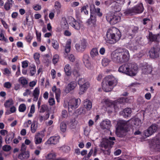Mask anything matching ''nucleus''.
<instances>
[{"mask_svg":"<svg viewBox=\"0 0 160 160\" xmlns=\"http://www.w3.org/2000/svg\"><path fill=\"white\" fill-rule=\"evenodd\" d=\"M141 123V120L138 118H135L132 120V124L138 126H140Z\"/></svg>","mask_w":160,"mask_h":160,"instance_id":"obj_35","label":"nucleus"},{"mask_svg":"<svg viewBox=\"0 0 160 160\" xmlns=\"http://www.w3.org/2000/svg\"><path fill=\"white\" fill-rule=\"evenodd\" d=\"M77 85V83L75 82H71L68 84L64 89L65 92L67 93L73 90Z\"/></svg>","mask_w":160,"mask_h":160,"instance_id":"obj_16","label":"nucleus"},{"mask_svg":"<svg viewBox=\"0 0 160 160\" xmlns=\"http://www.w3.org/2000/svg\"><path fill=\"white\" fill-rule=\"evenodd\" d=\"M94 5L92 4L90 7V10L91 12L90 17L88 20L87 23L89 25L91 26L94 25L95 24L96 21V15L94 13H93L92 11L93 9L94 8Z\"/></svg>","mask_w":160,"mask_h":160,"instance_id":"obj_8","label":"nucleus"},{"mask_svg":"<svg viewBox=\"0 0 160 160\" xmlns=\"http://www.w3.org/2000/svg\"><path fill=\"white\" fill-rule=\"evenodd\" d=\"M0 40H4L6 42L8 41V39L5 38L4 34L2 32L0 33Z\"/></svg>","mask_w":160,"mask_h":160,"instance_id":"obj_55","label":"nucleus"},{"mask_svg":"<svg viewBox=\"0 0 160 160\" xmlns=\"http://www.w3.org/2000/svg\"><path fill=\"white\" fill-rule=\"evenodd\" d=\"M19 82L23 85H26L28 83L27 80L23 77H21L19 79Z\"/></svg>","mask_w":160,"mask_h":160,"instance_id":"obj_45","label":"nucleus"},{"mask_svg":"<svg viewBox=\"0 0 160 160\" xmlns=\"http://www.w3.org/2000/svg\"><path fill=\"white\" fill-rule=\"evenodd\" d=\"M84 105L88 110H89L92 107V103L90 100L86 99L84 102Z\"/></svg>","mask_w":160,"mask_h":160,"instance_id":"obj_31","label":"nucleus"},{"mask_svg":"<svg viewBox=\"0 0 160 160\" xmlns=\"http://www.w3.org/2000/svg\"><path fill=\"white\" fill-rule=\"evenodd\" d=\"M52 92H55L57 98L60 97L61 92L59 88H57L56 86H54L52 88Z\"/></svg>","mask_w":160,"mask_h":160,"instance_id":"obj_34","label":"nucleus"},{"mask_svg":"<svg viewBox=\"0 0 160 160\" xmlns=\"http://www.w3.org/2000/svg\"><path fill=\"white\" fill-rule=\"evenodd\" d=\"M138 28L137 27H134L132 29V32L133 34H135L138 32Z\"/></svg>","mask_w":160,"mask_h":160,"instance_id":"obj_63","label":"nucleus"},{"mask_svg":"<svg viewBox=\"0 0 160 160\" xmlns=\"http://www.w3.org/2000/svg\"><path fill=\"white\" fill-rule=\"evenodd\" d=\"M157 125L156 124L152 125L146 130L144 131V134L148 137L156 132L157 130Z\"/></svg>","mask_w":160,"mask_h":160,"instance_id":"obj_10","label":"nucleus"},{"mask_svg":"<svg viewBox=\"0 0 160 160\" xmlns=\"http://www.w3.org/2000/svg\"><path fill=\"white\" fill-rule=\"evenodd\" d=\"M35 135L42 139L45 136L44 132L43 131H41L37 133Z\"/></svg>","mask_w":160,"mask_h":160,"instance_id":"obj_48","label":"nucleus"},{"mask_svg":"<svg viewBox=\"0 0 160 160\" xmlns=\"http://www.w3.org/2000/svg\"><path fill=\"white\" fill-rule=\"evenodd\" d=\"M92 12L93 13H95L96 15V14L99 17H101L102 16V13L100 12V9L99 8H97L96 9L95 8V6H94V8L93 9Z\"/></svg>","mask_w":160,"mask_h":160,"instance_id":"obj_39","label":"nucleus"},{"mask_svg":"<svg viewBox=\"0 0 160 160\" xmlns=\"http://www.w3.org/2000/svg\"><path fill=\"white\" fill-rule=\"evenodd\" d=\"M68 24L65 21H64L63 22H62V27L64 29H67L68 28Z\"/></svg>","mask_w":160,"mask_h":160,"instance_id":"obj_57","label":"nucleus"},{"mask_svg":"<svg viewBox=\"0 0 160 160\" xmlns=\"http://www.w3.org/2000/svg\"><path fill=\"white\" fill-rule=\"evenodd\" d=\"M11 148V147L10 145H5L2 147L3 150L6 152H8L10 151Z\"/></svg>","mask_w":160,"mask_h":160,"instance_id":"obj_51","label":"nucleus"},{"mask_svg":"<svg viewBox=\"0 0 160 160\" xmlns=\"http://www.w3.org/2000/svg\"><path fill=\"white\" fill-rule=\"evenodd\" d=\"M14 103L13 101L12 98H9L4 103V106L6 108H9Z\"/></svg>","mask_w":160,"mask_h":160,"instance_id":"obj_33","label":"nucleus"},{"mask_svg":"<svg viewBox=\"0 0 160 160\" xmlns=\"http://www.w3.org/2000/svg\"><path fill=\"white\" fill-rule=\"evenodd\" d=\"M78 114H85L86 113V110L83 108H81L77 110Z\"/></svg>","mask_w":160,"mask_h":160,"instance_id":"obj_50","label":"nucleus"},{"mask_svg":"<svg viewBox=\"0 0 160 160\" xmlns=\"http://www.w3.org/2000/svg\"><path fill=\"white\" fill-rule=\"evenodd\" d=\"M3 86L4 87L9 89L11 87L12 84L9 82H6L4 83Z\"/></svg>","mask_w":160,"mask_h":160,"instance_id":"obj_53","label":"nucleus"},{"mask_svg":"<svg viewBox=\"0 0 160 160\" xmlns=\"http://www.w3.org/2000/svg\"><path fill=\"white\" fill-rule=\"evenodd\" d=\"M59 56L58 55L56 54L54 55L52 58V62L54 64L56 63L59 61Z\"/></svg>","mask_w":160,"mask_h":160,"instance_id":"obj_47","label":"nucleus"},{"mask_svg":"<svg viewBox=\"0 0 160 160\" xmlns=\"http://www.w3.org/2000/svg\"><path fill=\"white\" fill-rule=\"evenodd\" d=\"M138 67L134 63H127L119 67L118 71L130 76H135L137 72Z\"/></svg>","mask_w":160,"mask_h":160,"instance_id":"obj_1","label":"nucleus"},{"mask_svg":"<svg viewBox=\"0 0 160 160\" xmlns=\"http://www.w3.org/2000/svg\"><path fill=\"white\" fill-rule=\"evenodd\" d=\"M26 107L24 104H22L20 105L19 107V111L20 112H23L26 109Z\"/></svg>","mask_w":160,"mask_h":160,"instance_id":"obj_46","label":"nucleus"},{"mask_svg":"<svg viewBox=\"0 0 160 160\" xmlns=\"http://www.w3.org/2000/svg\"><path fill=\"white\" fill-rule=\"evenodd\" d=\"M26 146L24 143L22 144L20 150L21 152H25L26 150Z\"/></svg>","mask_w":160,"mask_h":160,"instance_id":"obj_58","label":"nucleus"},{"mask_svg":"<svg viewBox=\"0 0 160 160\" xmlns=\"http://www.w3.org/2000/svg\"><path fill=\"white\" fill-rule=\"evenodd\" d=\"M62 116L63 118H66L68 116V112L66 110H63L62 112Z\"/></svg>","mask_w":160,"mask_h":160,"instance_id":"obj_61","label":"nucleus"},{"mask_svg":"<svg viewBox=\"0 0 160 160\" xmlns=\"http://www.w3.org/2000/svg\"><path fill=\"white\" fill-rule=\"evenodd\" d=\"M73 74L76 77L79 76L80 73L77 70H74L72 72Z\"/></svg>","mask_w":160,"mask_h":160,"instance_id":"obj_64","label":"nucleus"},{"mask_svg":"<svg viewBox=\"0 0 160 160\" xmlns=\"http://www.w3.org/2000/svg\"><path fill=\"white\" fill-rule=\"evenodd\" d=\"M54 6L56 8H61V5L59 2L56 1L55 2Z\"/></svg>","mask_w":160,"mask_h":160,"instance_id":"obj_60","label":"nucleus"},{"mask_svg":"<svg viewBox=\"0 0 160 160\" xmlns=\"http://www.w3.org/2000/svg\"><path fill=\"white\" fill-rule=\"evenodd\" d=\"M71 42V40H69L66 42L65 49V52L66 53H68L70 51Z\"/></svg>","mask_w":160,"mask_h":160,"instance_id":"obj_36","label":"nucleus"},{"mask_svg":"<svg viewBox=\"0 0 160 160\" xmlns=\"http://www.w3.org/2000/svg\"><path fill=\"white\" fill-rule=\"evenodd\" d=\"M87 7H88V6H84L81 9V12H84L85 14H88V11L87 10Z\"/></svg>","mask_w":160,"mask_h":160,"instance_id":"obj_56","label":"nucleus"},{"mask_svg":"<svg viewBox=\"0 0 160 160\" xmlns=\"http://www.w3.org/2000/svg\"><path fill=\"white\" fill-rule=\"evenodd\" d=\"M81 22H78L73 19L71 23V25L75 29L78 30L80 28Z\"/></svg>","mask_w":160,"mask_h":160,"instance_id":"obj_24","label":"nucleus"},{"mask_svg":"<svg viewBox=\"0 0 160 160\" xmlns=\"http://www.w3.org/2000/svg\"><path fill=\"white\" fill-rule=\"evenodd\" d=\"M102 88L103 91L106 92L111 91L113 88L104 79L102 82Z\"/></svg>","mask_w":160,"mask_h":160,"instance_id":"obj_17","label":"nucleus"},{"mask_svg":"<svg viewBox=\"0 0 160 160\" xmlns=\"http://www.w3.org/2000/svg\"><path fill=\"white\" fill-rule=\"evenodd\" d=\"M90 58L88 55L85 54L83 57V61L86 67L88 68L91 67V63L89 61Z\"/></svg>","mask_w":160,"mask_h":160,"instance_id":"obj_21","label":"nucleus"},{"mask_svg":"<svg viewBox=\"0 0 160 160\" xmlns=\"http://www.w3.org/2000/svg\"><path fill=\"white\" fill-rule=\"evenodd\" d=\"M28 66V63L27 61H25L22 62V68H27Z\"/></svg>","mask_w":160,"mask_h":160,"instance_id":"obj_59","label":"nucleus"},{"mask_svg":"<svg viewBox=\"0 0 160 160\" xmlns=\"http://www.w3.org/2000/svg\"><path fill=\"white\" fill-rule=\"evenodd\" d=\"M159 49L156 47H152L148 51V55L152 58H158L159 57Z\"/></svg>","mask_w":160,"mask_h":160,"instance_id":"obj_9","label":"nucleus"},{"mask_svg":"<svg viewBox=\"0 0 160 160\" xmlns=\"http://www.w3.org/2000/svg\"><path fill=\"white\" fill-rule=\"evenodd\" d=\"M127 122L125 121L121 120L118 122L116 133L119 131L126 132L127 130Z\"/></svg>","mask_w":160,"mask_h":160,"instance_id":"obj_12","label":"nucleus"},{"mask_svg":"<svg viewBox=\"0 0 160 160\" xmlns=\"http://www.w3.org/2000/svg\"><path fill=\"white\" fill-rule=\"evenodd\" d=\"M67 126L66 124L63 122H62L60 124V129L61 131L63 132H65L66 131Z\"/></svg>","mask_w":160,"mask_h":160,"instance_id":"obj_42","label":"nucleus"},{"mask_svg":"<svg viewBox=\"0 0 160 160\" xmlns=\"http://www.w3.org/2000/svg\"><path fill=\"white\" fill-rule=\"evenodd\" d=\"M121 64L128 61L130 55L128 50L125 49H118Z\"/></svg>","mask_w":160,"mask_h":160,"instance_id":"obj_5","label":"nucleus"},{"mask_svg":"<svg viewBox=\"0 0 160 160\" xmlns=\"http://www.w3.org/2000/svg\"><path fill=\"white\" fill-rule=\"evenodd\" d=\"M29 152L28 151L25 152H22L18 155V158L21 159L22 160L24 159L27 158H29Z\"/></svg>","mask_w":160,"mask_h":160,"instance_id":"obj_26","label":"nucleus"},{"mask_svg":"<svg viewBox=\"0 0 160 160\" xmlns=\"http://www.w3.org/2000/svg\"><path fill=\"white\" fill-rule=\"evenodd\" d=\"M35 66L31 67L30 68V73L31 76L33 75L36 72V70L35 68Z\"/></svg>","mask_w":160,"mask_h":160,"instance_id":"obj_49","label":"nucleus"},{"mask_svg":"<svg viewBox=\"0 0 160 160\" xmlns=\"http://www.w3.org/2000/svg\"><path fill=\"white\" fill-rule=\"evenodd\" d=\"M91 56L93 58L98 55V50L96 48L92 49L90 52Z\"/></svg>","mask_w":160,"mask_h":160,"instance_id":"obj_38","label":"nucleus"},{"mask_svg":"<svg viewBox=\"0 0 160 160\" xmlns=\"http://www.w3.org/2000/svg\"><path fill=\"white\" fill-rule=\"evenodd\" d=\"M52 46L53 47L56 49H58V44L56 41H53L52 42Z\"/></svg>","mask_w":160,"mask_h":160,"instance_id":"obj_54","label":"nucleus"},{"mask_svg":"<svg viewBox=\"0 0 160 160\" xmlns=\"http://www.w3.org/2000/svg\"><path fill=\"white\" fill-rule=\"evenodd\" d=\"M131 112L132 111L131 109L129 108H127L123 110V111L121 113L124 118H126L130 115Z\"/></svg>","mask_w":160,"mask_h":160,"instance_id":"obj_28","label":"nucleus"},{"mask_svg":"<svg viewBox=\"0 0 160 160\" xmlns=\"http://www.w3.org/2000/svg\"><path fill=\"white\" fill-rule=\"evenodd\" d=\"M112 6L114 11L116 12H119L121 10V5L113 1L112 3Z\"/></svg>","mask_w":160,"mask_h":160,"instance_id":"obj_32","label":"nucleus"},{"mask_svg":"<svg viewBox=\"0 0 160 160\" xmlns=\"http://www.w3.org/2000/svg\"><path fill=\"white\" fill-rule=\"evenodd\" d=\"M79 99H73L68 100H65L64 102L63 106L65 108H68V111L71 112L72 110L77 108L79 103L78 101Z\"/></svg>","mask_w":160,"mask_h":160,"instance_id":"obj_3","label":"nucleus"},{"mask_svg":"<svg viewBox=\"0 0 160 160\" xmlns=\"http://www.w3.org/2000/svg\"><path fill=\"white\" fill-rule=\"evenodd\" d=\"M153 145L152 148L156 151L160 150V140L158 138H156L153 140Z\"/></svg>","mask_w":160,"mask_h":160,"instance_id":"obj_20","label":"nucleus"},{"mask_svg":"<svg viewBox=\"0 0 160 160\" xmlns=\"http://www.w3.org/2000/svg\"><path fill=\"white\" fill-rule=\"evenodd\" d=\"M66 74L67 76H70L72 73L71 68L69 64L66 65L64 68Z\"/></svg>","mask_w":160,"mask_h":160,"instance_id":"obj_30","label":"nucleus"},{"mask_svg":"<svg viewBox=\"0 0 160 160\" xmlns=\"http://www.w3.org/2000/svg\"><path fill=\"white\" fill-rule=\"evenodd\" d=\"M142 72L144 74L150 73L152 71V68L150 65L144 66L142 68Z\"/></svg>","mask_w":160,"mask_h":160,"instance_id":"obj_23","label":"nucleus"},{"mask_svg":"<svg viewBox=\"0 0 160 160\" xmlns=\"http://www.w3.org/2000/svg\"><path fill=\"white\" fill-rule=\"evenodd\" d=\"M38 125L35 122H33L31 125V130L32 133H34L37 131Z\"/></svg>","mask_w":160,"mask_h":160,"instance_id":"obj_37","label":"nucleus"},{"mask_svg":"<svg viewBox=\"0 0 160 160\" xmlns=\"http://www.w3.org/2000/svg\"><path fill=\"white\" fill-rule=\"evenodd\" d=\"M39 89L38 88H36L33 91V96H39Z\"/></svg>","mask_w":160,"mask_h":160,"instance_id":"obj_52","label":"nucleus"},{"mask_svg":"<svg viewBox=\"0 0 160 160\" xmlns=\"http://www.w3.org/2000/svg\"><path fill=\"white\" fill-rule=\"evenodd\" d=\"M111 59L112 61L115 63L121 64L118 49L112 52Z\"/></svg>","mask_w":160,"mask_h":160,"instance_id":"obj_11","label":"nucleus"},{"mask_svg":"<svg viewBox=\"0 0 160 160\" xmlns=\"http://www.w3.org/2000/svg\"><path fill=\"white\" fill-rule=\"evenodd\" d=\"M78 83L80 86L79 94L80 95L82 94L89 87V83L88 82L86 81L84 78H81L78 80Z\"/></svg>","mask_w":160,"mask_h":160,"instance_id":"obj_4","label":"nucleus"},{"mask_svg":"<svg viewBox=\"0 0 160 160\" xmlns=\"http://www.w3.org/2000/svg\"><path fill=\"white\" fill-rule=\"evenodd\" d=\"M110 60L107 58H104L102 60V65L104 66H107L110 62Z\"/></svg>","mask_w":160,"mask_h":160,"instance_id":"obj_44","label":"nucleus"},{"mask_svg":"<svg viewBox=\"0 0 160 160\" xmlns=\"http://www.w3.org/2000/svg\"><path fill=\"white\" fill-rule=\"evenodd\" d=\"M144 10L142 4H139L131 9H127L125 12L126 14H132L133 13H142Z\"/></svg>","mask_w":160,"mask_h":160,"instance_id":"obj_6","label":"nucleus"},{"mask_svg":"<svg viewBox=\"0 0 160 160\" xmlns=\"http://www.w3.org/2000/svg\"><path fill=\"white\" fill-rule=\"evenodd\" d=\"M106 19L110 24L112 25L115 24L120 21L121 15H119L116 13L114 15H108L107 16Z\"/></svg>","mask_w":160,"mask_h":160,"instance_id":"obj_7","label":"nucleus"},{"mask_svg":"<svg viewBox=\"0 0 160 160\" xmlns=\"http://www.w3.org/2000/svg\"><path fill=\"white\" fill-rule=\"evenodd\" d=\"M158 37L157 35L153 34L152 32H149L147 38L150 42H156L157 41Z\"/></svg>","mask_w":160,"mask_h":160,"instance_id":"obj_27","label":"nucleus"},{"mask_svg":"<svg viewBox=\"0 0 160 160\" xmlns=\"http://www.w3.org/2000/svg\"><path fill=\"white\" fill-rule=\"evenodd\" d=\"M128 98H121L119 99H118L117 101L114 102L115 104L116 110L120 106V104L121 103H124L125 102H128Z\"/></svg>","mask_w":160,"mask_h":160,"instance_id":"obj_22","label":"nucleus"},{"mask_svg":"<svg viewBox=\"0 0 160 160\" xmlns=\"http://www.w3.org/2000/svg\"><path fill=\"white\" fill-rule=\"evenodd\" d=\"M49 104L50 105H53L55 104V101L53 98H50L48 101Z\"/></svg>","mask_w":160,"mask_h":160,"instance_id":"obj_62","label":"nucleus"},{"mask_svg":"<svg viewBox=\"0 0 160 160\" xmlns=\"http://www.w3.org/2000/svg\"><path fill=\"white\" fill-rule=\"evenodd\" d=\"M103 101L107 107L111 108V110H116L115 104L114 102H112L108 99L103 100Z\"/></svg>","mask_w":160,"mask_h":160,"instance_id":"obj_19","label":"nucleus"},{"mask_svg":"<svg viewBox=\"0 0 160 160\" xmlns=\"http://www.w3.org/2000/svg\"><path fill=\"white\" fill-rule=\"evenodd\" d=\"M42 138L39 137H38L35 135L34 142L36 144H38L41 143L42 142Z\"/></svg>","mask_w":160,"mask_h":160,"instance_id":"obj_43","label":"nucleus"},{"mask_svg":"<svg viewBox=\"0 0 160 160\" xmlns=\"http://www.w3.org/2000/svg\"><path fill=\"white\" fill-rule=\"evenodd\" d=\"M55 154L54 153H51L48 154L46 156V158L47 160H54V158L55 157Z\"/></svg>","mask_w":160,"mask_h":160,"instance_id":"obj_40","label":"nucleus"},{"mask_svg":"<svg viewBox=\"0 0 160 160\" xmlns=\"http://www.w3.org/2000/svg\"><path fill=\"white\" fill-rule=\"evenodd\" d=\"M86 46V42L84 40L82 41L81 43L77 44L75 45L76 49L78 52H82L84 51Z\"/></svg>","mask_w":160,"mask_h":160,"instance_id":"obj_15","label":"nucleus"},{"mask_svg":"<svg viewBox=\"0 0 160 160\" xmlns=\"http://www.w3.org/2000/svg\"><path fill=\"white\" fill-rule=\"evenodd\" d=\"M59 142L58 138L56 137H51L47 141L48 144H55Z\"/></svg>","mask_w":160,"mask_h":160,"instance_id":"obj_25","label":"nucleus"},{"mask_svg":"<svg viewBox=\"0 0 160 160\" xmlns=\"http://www.w3.org/2000/svg\"><path fill=\"white\" fill-rule=\"evenodd\" d=\"M121 36L119 30L115 28L109 29L107 32L106 37L107 40L112 41L114 43L118 41Z\"/></svg>","mask_w":160,"mask_h":160,"instance_id":"obj_2","label":"nucleus"},{"mask_svg":"<svg viewBox=\"0 0 160 160\" xmlns=\"http://www.w3.org/2000/svg\"><path fill=\"white\" fill-rule=\"evenodd\" d=\"M14 1L12 0H8L4 5V8L6 10H9L12 6Z\"/></svg>","mask_w":160,"mask_h":160,"instance_id":"obj_29","label":"nucleus"},{"mask_svg":"<svg viewBox=\"0 0 160 160\" xmlns=\"http://www.w3.org/2000/svg\"><path fill=\"white\" fill-rule=\"evenodd\" d=\"M14 137V134L12 135L7 136L5 139V142L7 144L10 143L12 141V139Z\"/></svg>","mask_w":160,"mask_h":160,"instance_id":"obj_41","label":"nucleus"},{"mask_svg":"<svg viewBox=\"0 0 160 160\" xmlns=\"http://www.w3.org/2000/svg\"><path fill=\"white\" fill-rule=\"evenodd\" d=\"M115 140L114 137H109L108 139H106L102 144V147L107 148L109 147H112L113 145L114 142L113 141Z\"/></svg>","mask_w":160,"mask_h":160,"instance_id":"obj_13","label":"nucleus"},{"mask_svg":"<svg viewBox=\"0 0 160 160\" xmlns=\"http://www.w3.org/2000/svg\"><path fill=\"white\" fill-rule=\"evenodd\" d=\"M111 126L110 121L108 119L103 120L100 124L101 128L103 129H108Z\"/></svg>","mask_w":160,"mask_h":160,"instance_id":"obj_18","label":"nucleus"},{"mask_svg":"<svg viewBox=\"0 0 160 160\" xmlns=\"http://www.w3.org/2000/svg\"><path fill=\"white\" fill-rule=\"evenodd\" d=\"M104 79L107 82L108 84L112 86L113 88L114 86H116L117 81L116 79L112 76L109 75L106 77Z\"/></svg>","mask_w":160,"mask_h":160,"instance_id":"obj_14","label":"nucleus"}]
</instances>
